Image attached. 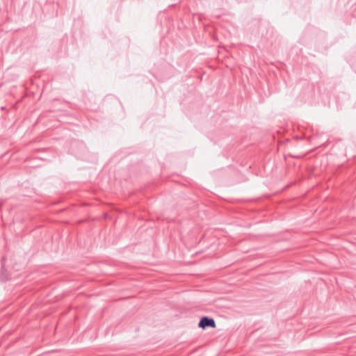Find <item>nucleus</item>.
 Instances as JSON below:
<instances>
[{"label":"nucleus","instance_id":"f257e3e1","mask_svg":"<svg viewBox=\"0 0 356 356\" xmlns=\"http://www.w3.org/2000/svg\"><path fill=\"white\" fill-rule=\"evenodd\" d=\"M199 326L202 328H205L207 327H215L216 323L213 318L203 317L199 323Z\"/></svg>","mask_w":356,"mask_h":356}]
</instances>
